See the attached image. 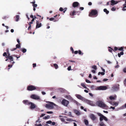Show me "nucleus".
Wrapping results in <instances>:
<instances>
[{"instance_id": "53", "label": "nucleus", "mask_w": 126, "mask_h": 126, "mask_svg": "<svg viewBox=\"0 0 126 126\" xmlns=\"http://www.w3.org/2000/svg\"><path fill=\"white\" fill-rule=\"evenodd\" d=\"M63 9L62 7H61L59 9V11H63Z\"/></svg>"}, {"instance_id": "25", "label": "nucleus", "mask_w": 126, "mask_h": 126, "mask_svg": "<svg viewBox=\"0 0 126 126\" xmlns=\"http://www.w3.org/2000/svg\"><path fill=\"white\" fill-rule=\"evenodd\" d=\"M74 112L78 115H79L80 114V113L79 111L76 110H74Z\"/></svg>"}, {"instance_id": "49", "label": "nucleus", "mask_w": 126, "mask_h": 126, "mask_svg": "<svg viewBox=\"0 0 126 126\" xmlns=\"http://www.w3.org/2000/svg\"><path fill=\"white\" fill-rule=\"evenodd\" d=\"M118 49V48L116 47H114V51H116Z\"/></svg>"}, {"instance_id": "18", "label": "nucleus", "mask_w": 126, "mask_h": 126, "mask_svg": "<svg viewBox=\"0 0 126 126\" xmlns=\"http://www.w3.org/2000/svg\"><path fill=\"white\" fill-rule=\"evenodd\" d=\"M117 97V96L116 95L114 96H111L109 97V99L110 100H115Z\"/></svg>"}, {"instance_id": "54", "label": "nucleus", "mask_w": 126, "mask_h": 126, "mask_svg": "<svg viewBox=\"0 0 126 126\" xmlns=\"http://www.w3.org/2000/svg\"><path fill=\"white\" fill-rule=\"evenodd\" d=\"M86 81L88 83H91V82L88 79H86Z\"/></svg>"}, {"instance_id": "55", "label": "nucleus", "mask_w": 126, "mask_h": 126, "mask_svg": "<svg viewBox=\"0 0 126 126\" xmlns=\"http://www.w3.org/2000/svg\"><path fill=\"white\" fill-rule=\"evenodd\" d=\"M33 7H36L37 6V5L36 4H33Z\"/></svg>"}, {"instance_id": "14", "label": "nucleus", "mask_w": 126, "mask_h": 126, "mask_svg": "<svg viewBox=\"0 0 126 126\" xmlns=\"http://www.w3.org/2000/svg\"><path fill=\"white\" fill-rule=\"evenodd\" d=\"M79 5V2H74L72 4V6L74 8H75L78 6Z\"/></svg>"}, {"instance_id": "47", "label": "nucleus", "mask_w": 126, "mask_h": 126, "mask_svg": "<svg viewBox=\"0 0 126 126\" xmlns=\"http://www.w3.org/2000/svg\"><path fill=\"white\" fill-rule=\"evenodd\" d=\"M70 49L72 51V53H74V50L73 48L71 47H70Z\"/></svg>"}, {"instance_id": "23", "label": "nucleus", "mask_w": 126, "mask_h": 126, "mask_svg": "<svg viewBox=\"0 0 126 126\" xmlns=\"http://www.w3.org/2000/svg\"><path fill=\"white\" fill-rule=\"evenodd\" d=\"M6 58H8V59L10 60L11 61H13V58L12 56H6Z\"/></svg>"}, {"instance_id": "56", "label": "nucleus", "mask_w": 126, "mask_h": 126, "mask_svg": "<svg viewBox=\"0 0 126 126\" xmlns=\"http://www.w3.org/2000/svg\"><path fill=\"white\" fill-rule=\"evenodd\" d=\"M123 71L124 73H126V67L125 68L123 69Z\"/></svg>"}, {"instance_id": "28", "label": "nucleus", "mask_w": 126, "mask_h": 126, "mask_svg": "<svg viewBox=\"0 0 126 126\" xmlns=\"http://www.w3.org/2000/svg\"><path fill=\"white\" fill-rule=\"evenodd\" d=\"M99 125L100 126H106L102 121H100Z\"/></svg>"}, {"instance_id": "64", "label": "nucleus", "mask_w": 126, "mask_h": 126, "mask_svg": "<svg viewBox=\"0 0 126 126\" xmlns=\"http://www.w3.org/2000/svg\"><path fill=\"white\" fill-rule=\"evenodd\" d=\"M91 72L93 73H95V70H92Z\"/></svg>"}, {"instance_id": "33", "label": "nucleus", "mask_w": 126, "mask_h": 126, "mask_svg": "<svg viewBox=\"0 0 126 126\" xmlns=\"http://www.w3.org/2000/svg\"><path fill=\"white\" fill-rule=\"evenodd\" d=\"M119 85H118V86H114V89H115V90H118L119 89Z\"/></svg>"}, {"instance_id": "11", "label": "nucleus", "mask_w": 126, "mask_h": 126, "mask_svg": "<svg viewBox=\"0 0 126 126\" xmlns=\"http://www.w3.org/2000/svg\"><path fill=\"white\" fill-rule=\"evenodd\" d=\"M77 12H76L75 10L71 12L70 13V15L72 18H73L74 16L76 15V13Z\"/></svg>"}, {"instance_id": "20", "label": "nucleus", "mask_w": 126, "mask_h": 126, "mask_svg": "<svg viewBox=\"0 0 126 126\" xmlns=\"http://www.w3.org/2000/svg\"><path fill=\"white\" fill-rule=\"evenodd\" d=\"M119 1H116L114 0H111L110 2H111V5H114L117 4Z\"/></svg>"}, {"instance_id": "60", "label": "nucleus", "mask_w": 126, "mask_h": 126, "mask_svg": "<svg viewBox=\"0 0 126 126\" xmlns=\"http://www.w3.org/2000/svg\"><path fill=\"white\" fill-rule=\"evenodd\" d=\"M122 107L124 108H126V103L125 104V105H123Z\"/></svg>"}, {"instance_id": "58", "label": "nucleus", "mask_w": 126, "mask_h": 126, "mask_svg": "<svg viewBox=\"0 0 126 126\" xmlns=\"http://www.w3.org/2000/svg\"><path fill=\"white\" fill-rule=\"evenodd\" d=\"M61 120L62 122H64L65 120L63 118H62L60 119Z\"/></svg>"}, {"instance_id": "19", "label": "nucleus", "mask_w": 126, "mask_h": 126, "mask_svg": "<svg viewBox=\"0 0 126 126\" xmlns=\"http://www.w3.org/2000/svg\"><path fill=\"white\" fill-rule=\"evenodd\" d=\"M64 97L65 98H67L69 100H73V99L69 95H66Z\"/></svg>"}, {"instance_id": "32", "label": "nucleus", "mask_w": 126, "mask_h": 126, "mask_svg": "<svg viewBox=\"0 0 126 126\" xmlns=\"http://www.w3.org/2000/svg\"><path fill=\"white\" fill-rule=\"evenodd\" d=\"M109 48H110V49H109L108 50H109V51L110 52H111L112 53V50L114 51V50H113V49H112L111 47H109Z\"/></svg>"}, {"instance_id": "42", "label": "nucleus", "mask_w": 126, "mask_h": 126, "mask_svg": "<svg viewBox=\"0 0 126 126\" xmlns=\"http://www.w3.org/2000/svg\"><path fill=\"white\" fill-rule=\"evenodd\" d=\"M51 123L52 121H49L46 122V123L47 124H51Z\"/></svg>"}, {"instance_id": "26", "label": "nucleus", "mask_w": 126, "mask_h": 126, "mask_svg": "<svg viewBox=\"0 0 126 126\" xmlns=\"http://www.w3.org/2000/svg\"><path fill=\"white\" fill-rule=\"evenodd\" d=\"M49 19L50 21H53V20H54V22H56V21H58V19L57 18L55 20V19L54 17L51 18H49Z\"/></svg>"}, {"instance_id": "6", "label": "nucleus", "mask_w": 126, "mask_h": 126, "mask_svg": "<svg viewBox=\"0 0 126 126\" xmlns=\"http://www.w3.org/2000/svg\"><path fill=\"white\" fill-rule=\"evenodd\" d=\"M69 103V102L68 101L64 99H63L61 102L63 106L66 107L67 106Z\"/></svg>"}, {"instance_id": "61", "label": "nucleus", "mask_w": 126, "mask_h": 126, "mask_svg": "<svg viewBox=\"0 0 126 126\" xmlns=\"http://www.w3.org/2000/svg\"><path fill=\"white\" fill-rule=\"evenodd\" d=\"M16 49V47L15 48H13L12 49H11V50L12 51H14V50H15Z\"/></svg>"}, {"instance_id": "4", "label": "nucleus", "mask_w": 126, "mask_h": 126, "mask_svg": "<svg viewBox=\"0 0 126 126\" xmlns=\"http://www.w3.org/2000/svg\"><path fill=\"white\" fill-rule=\"evenodd\" d=\"M97 114L100 117L99 118V120L100 121H102L104 119L105 121H107L108 120L107 118L103 115L100 113H97Z\"/></svg>"}, {"instance_id": "22", "label": "nucleus", "mask_w": 126, "mask_h": 126, "mask_svg": "<svg viewBox=\"0 0 126 126\" xmlns=\"http://www.w3.org/2000/svg\"><path fill=\"white\" fill-rule=\"evenodd\" d=\"M91 89L93 90H98L97 89V87L94 85H92L91 87Z\"/></svg>"}, {"instance_id": "59", "label": "nucleus", "mask_w": 126, "mask_h": 126, "mask_svg": "<svg viewBox=\"0 0 126 126\" xmlns=\"http://www.w3.org/2000/svg\"><path fill=\"white\" fill-rule=\"evenodd\" d=\"M36 66V63H33V67H34Z\"/></svg>"}, {"instance_id": "2", "label": "nucleus", "mask_w": 126, "mask_h": 126, "mask_svg": "<svg viewBox=\"0 0 126 126\" xmlns=\"http://www.w3.org/2000/svg\"><path fill=\"white\" fill-rule=\"evenodd\" d=\"M97 15L98 11L95 9L92 10L89 15V16L91 17L93 16H95V17H96Z\"/></svg>"}, {"instance_id": "41", "label": "nucleus", "mask_w": 126, "mask_h": 126, "mask_svg": "<svg viewBox=\"0 0 126 126\" xmlns=\"http://www.w3.org/2000/svg\"><path fill=\"white\" fill-rule=\"evenodd\" d=\"M116 8L114 7H113L111 8V10L112 11H114L116 10Z\"/></svg>"}, {"instance_id": "43", "label": "nucleus", "mask_w": 126, "mask_h": 126, "mask_svg": "<svg viewBox=\"0 0 126 126\" xmlns=\"http://www.w3.org/2000/svg\"><path fill=\"white\" fill-rule=\"evenodd\" d=\"M73 102L74 103H76L77 105L78 104V102L77 101H76V100H74V99H73V100H72Z\"/></svg>"}, {"instance_id": "8", "label": "nucleus", "mask_w": 126, "mask_h": 126, "mask_svg": "<svg viewBox=\"0 0 126 126\" xmlns=\"http://www.w3.org/2000/svg\"><path fill=\"white\" fill-rule=\"evenodd\" d=\"M124 48L122 47H121L119 48H118V50H119L121 51V52H120V53H118V56L119 57H120L121 56V55H123L124 54V53L123 52V51L124 50L123 49Z\"/></svg>"}, {"instance_id": "31", "label": "nucleus", "mask_w": 126, "mask_h": 126, "mask_svg": "<svg viewBox=\"0 0 126 126\" xmlns=\"http://www.w3.org/2000/svg\"><path fill=\"white\" fill-rule=\"evenodd\" d=\"M53 65L54 66V67L55 68V69H58V66L57 65V64L56 63H54L53 64Z\"/></svg>"}, {"instance_id": "52", "label": "nucleus", "mask_w": 126, "mask_h": 126, "mask_svg": "<svg viewBox=\"0 0 126 126\" xmlns=\"http://www.w3.org/2000/svg\"><path fill=\"white\" fill-rule=\"evenodd\" d=\"M124 6V8H125L126 7V0L125 1V4L123 5Z\"/></svg>"}, {"instance_id": "36", "label": "nucleus", "mask_w": 126, "mask_h": 126, "mask_svg": "<svg viewBox=\"0 0 126 126\" xmlns=\"http://www.w3.org/2000/svg\"><path fill=\"white\" fill-rule=\"evenodd\" d=\"M20 44H18L16 45V48H19L20 47Z\"/></svg>"}, {"instance_id": "17", "label": "nucleus", "mask_w": 126, "mask_h": 126, "mask_svg": "<svg viewBox=\"0 0 126 126\" xmlns=\"http://www.w3.org/2000/svg\"><path fill=\"white\" fill-rule=\"evenodd\" d=\"M30 105H31L30 107V108L31 109H33L36 107V105L32 102H31Z\"/></svg>"}, {"instance_id": "21", "label": "nucleus", "mask_w": 126, "mask_h": 126, "mask_svg": "<svg viewBox=\"0 0 126 126\" xmlns=\"http://www.w3.org/2000/svg\"><path fill=\"white\" fill-rule=\"evenodd\" d=\"M109 103L112 105L115 106H116L118 105V103L115 102H112L110 101Z\"/></svg>"}, {"instance_id": "62", "label": "nucleus", "mask_w": 126, "mask_h": 126, "mask_svg": "<svg viewBox=\"0 0 126 126\" xmlns=\"http://www.w3.org/2000/svg\"><path fill=\"white\" fill-rule=\"evenodd\" d=\"M16 49V47L15 48H13L12 49H11V50L12 51H14V50H15Z\"/></svg>"}, {"instance_id": "1", "label": "nucleus", "mask_w": 126, "mask_h": 126, "mask_svg": "<svg viewBox=\"0 0 126 126\" xmlns=\"http://www.w3.org/2000/svg\"><path fill=\"white\" fill-rule=\"evenodd\" d=\"M96 105L102 108L103 109H107L108 108V106L105 104L103 102L99 101L96 102Z\"/></svg>"}, {"instance_id": "39", "label": "nucleus", "mask_w": 126, "mask_h": 126, "mask_svg": "<svg viewBox=\"0 0 126 126\" xmlns=\"http://www.w3.org/2000/svg\"><path fill=\"white\" fill-rule=\"evenodd\" d=\"M78 53L79 54L82 55L83 54V53H82L81 51L80 50H79L78 51Z\"/></svg>"}, {"instance_id": "51", "label": "nucleus", "mask_w": 126, "mask_h": 126, "mask_svg": "<svg viewBox=\"0 0 126 126\" xmlns=\"http://www.w3.org/2000/svg\"><path fill=\"white\" fill-rule=\"evenodd\" d=\"M67 9V8H65L63 9V12L64 13H65V12L66 11Z\"/></svg>"}, {"instance_id": "34", "label": "nucleus", "mask_w": 126, "mask_h": 126, "mask_svg": "<svg viewBox=\"0 0 126 126\" xmlns=\"http://www.w3.org/2000/svg\"><path fill=\"white\" fill-rule=\"evenodd\" d=\"M23 53H25L27 51L26 49L24 48H22L21 49Z\"/></svg>"}, {"instance_id": "15", "label": "nucleus", "mask_w": 126, "mask_h": 126, "mask_svg": "<svg viewBox=\"0 0 126 126\" xmlns=\"http://www.w3.org/2000/svg\"><path fill=\"white\" fill-rule=\"evenodd\" d=\"M76 96L78 99L81 100H84V99H85L80 95L79 94H77Z\"/></svg>"}, {"instance_id": "9", "label": "nucleus", "mask_w": 126, "mask_h": 126, "mask_svg": "<svg viewBox=\"0 0 126 126\" xmlns=\"http://www.w3.org/2000/svg\"><path fill=\"white\" fill-rule=\"evenodd\" d=\"M107 88L106 86H100L97 87V89L98 90H105Z\"/></svg>"}, {"instance_id": "40", "label": "nucleus", "mask_w": 126, "mask_h": 126, "mask_svg": "<svg viewBox=\"0 0 126 126\" xmlns=\"http://www.w3.org/2000/svg\"><path fill=\"white\" fill-rule=\"evenodd\" d=\"M66 120L67 121H73V120L70 118H67Z\"/></svg>"}, {"instance_id": "44", "label": "nucleus", "mask_w": 126, "mask_h": 126, "mask_svg": "<svg viewBox=\"0 0 126 126\" xmlns=\"http://www.w3.org/2000/svg\"><path fill=\"white\" fill-rule=\"evenodd\" d=\"M3 55L4 56H6V57L7 56V53L6 52H4L3 53Z\"/></svg>"}, {"instance_id": "57", "label": "nucleus", "mask_w": 126, "mask_h": 126, "mask_svg": "<svg viewBox=\"0 0 126 126\" xmlns=\"http://www.w3.org/2000/svg\"><path fill=\"white\" fill-rule=\"evenodd\" d=\"M35 125L36 126H42L41 124H36Z\"/></svg>"}, {"instance_id": "63", "label": "nucleus", "mask_w": 126, "mask_h": 126, "mask_svg": "<svg viewBox=\"0 0 126 126\" xmlns=\"http://www.w3.org/2000/svg\"><path fill=\"white\" fill-rule=\"evenodd\" d=\"M69 116L70 117H72V115H71V112H69Z\"/></svg>"}, {"instance_id": "35", "label": "nucleus", "mask_w": 126, "mask_h": 126, "mask_svg": "<svg viewBox=\"0 0 126 126\" xmlns=\"http://www.w3.org/2000/svg\"><path fill=\"white\" fill-rule=\"evenodd\" d=\"M50 116L49 115H47V116H45L43 117V119H49L50 118Z\"/></svg>"}, {"instance_id": "50", "label": "nucleus", "mask_w": 126, "mask_h": 126, "mask_svg": "<svg viewBox=\"0 0 126 126\" xmlns=\"http://www.w3.org/2000/svg\"><path fill=\"white\" fill-rule=\"evenodd\" d=\"M47 113L48 114H52L53 113V112L52 111H47Z\"/></svg>"}, {"instance_id": "38", "label": "nucleus", "mask_w": 126, "mask_h": 126, "mask_svg": "<svg viewBox=\"0 0 126 126\" xmlns=\"http://www.w3.org/2000/svg\"><path fill=\"white\" fill-rule=\"evenodd\" d=\"M105 74V73L104 72H98V75H99L100 74H101L102 75H104Z\"/></svg>"}, {"instance_id": "12", "label": "nucleus", "mask_w": 126, "mask_h": 126, "mask_svg": "<svg viewBox=\"0 0 126 126\" xmlns=\"http://www.w3.org/2000/svg\"><path fill=\"white\" fill-rule=\"evenodd\" d=\"M36 28L37 29L41 27L42 26V24L40 23L38 20H36Z\"/></svg>"}, {"instance_id": "46", "label": "nucleus", "mask_w": 126, "mask_h": 126, "mask_svg": "<svg viewBox=\"0 0 126 126\" xmlns=\"http://www.w3.org/2000/svg\"><path fill=\"white\" fill-rule=\"evenodd\" d=\"M124 83L125 86L126 87V78L125 79L124 81Z\"/></svg>"}, {"instance_id": "37", "label": "nucleus", "mask_w": 126, "mask_h": 126, "mask_svg": "<svg viewBox=\"0 0 126 126\" xmlns=\"http://www.w3.org/2000/svg\"><path fill=\"white\" fill-rule=\"evenodd\" d=\"M92 68L96 70L97 69V67L95 65H94L92 66Z\"/></svg>"}, {"instance_id": "16", "label": "nucleus", "mask_w": 126, "mask_h": 126, "mask_svg": "<svg viewBox=\"0 0 126 126\" xmlns=\"http://www.w3.org/2000/svg\"><path fill=\"white\" fill-rule=\"evenodd\" d=\"M31 102H29L28 100H24L23 101V103L26 105H30Z\"/></svg>"}, {"instance_id": "45", "label": "nucleus", "mask_w": 126, "mask_h": 126, "mask_svg": "<svg viewBox=\"0 0 126 126\" xmlns=\"http://www.w3.org/2000/svg\"><path fill=\"white\" fill-rule=\"evenodd\" d=\"M8 17H9L8 16H5L2 17V19H6Z\"/></svg>"}, {"instance_id": "48", "label": "nucleus", "mask_w": 126, "mask_h": 126, "mask_svg": "<svg viewBox=\"0 0 126 126\" xmlns=\"http://www.w3.org/2000/svg\"><path fill=\"white\" fill-rule=\"evenodd\" d=\"M71 66H69L67 68V70L68 71H70L71 70Z\"/></svg>"}, {"instance_id": "7", "label": "nucleus", "mask_w": 126, "mask_h": 126, "mask_svg": "<svg viewBox=\"0 0 126 126\" xmlns=\"http://www.w3.org/2000/svg\"><path fill=\"white\" fill-rule=\"evenodd\" d=\"M84 101L86 103L91 106H95V104L92 101L87 99H84Z\"/></svg>"}, {"instance_id": "13", "label": "nucleus", "mask_w": 126, "mask_h": 126, "mask_svg": "<svg viewBox=\"0 0 126 126\" xmlns=\"http://www.w3.org/2000/svg\"><path fill=\"white\" fill-rule=\"evenodd\" d=\"M89 116L93 121H94L96 119V116L94 114H91Z\"/></svg>"}, {"instance_id": "30", "label": "nucleus", "mask_w": 126, "mask_h": 126, "mask_svg": "<svg viewBox=\"0 0 126 126\" xmlns=\"http://www.w3.org/2000/svg\"><path fill=\"white\" fill-rule=\"evenodd\" d=\"M107 14H108L109 13V11L107 10L106 9H104L103 10Z\"/></svg>"}, {"instance_id": "29", "label": "nucleus", "mask_w": 126, "mask_h": 126, "mask_svg": "<svg viewBox=\"0 0 126 126\" xmlns=\"http://www.w3.org/2000/svg\"><path fill=\"white\" fill-rule=\"evenodd\" d=\"M84 122L85 123V124L86 125H88V120L86 119H85L84 120Z\"/></svg>"}, {"instance_id": "5", "label": "nucleus", "mask_w": 126, "mask_h": 126, "mask_svg": "<svg viewBox=\"0 0 126 126\" xmlns=\"http://www.w3.org/2000/svg\"><path fill=\"white\" fill-rule=\"evenodd\" d=\"M37 87L33 85L28 86L27 88V90L29 91H32L35 90L37 89Z\"/></svg>"}, {"instance_id": "27", "label": "nucleus", "mask_w": 126, "mask_h": 126, "mask_svg": "<svg viewBox=\"0 0 126 126\" xmlns=\"http://www.w3.org/2000/svg\"><path fill=\"white\" fill-rule=\"evenodd\" d=\"M81 85L85 89H87L88 90H89V89L87 87L85 86L84 84L83 83H81Z\"/></svg>"}, {"instance_id": "24", "label": "nucleus", "mask_w": 126, "mask_h": 126, "mask_svg": "<svg viewBox=\"0 0 126 126\" xmlns=\"http://www.w3.org/2000/svg\"><path fill=\"white\" fill-rule=\"evenodd\" d=\"M19 15H16L15 16V21H18L19 19Z\"/></svg>"}, {"instance_id": "10", "label": "nucleus", "mask_w": 126, "mask_h": 126, "mask_svg": "<svg viewBox=\"0 0 126 126\" xmlns=\"http://www.w3.org/2000/svg\"><path fill=\"white\" fill-rule=\"evenodd\" d=\"M31 98L34 99L38 100L40 99L39 96L35 94H32L31 96Z\"/></svg>"}, {"instance_id": "3", "label": "nucleus", "mask_w": 126, "mask_h": 126, "mask_svg": "<svg viewBox=\"0 0 126 126\" xmlns=\"http://www.w3.org/2000/svg\"><path fill=\"white\" fill-rule=\"evenodd\" d=\"M49 104H46L45 105L46 107L49 109H52L54 108L53 106H55V104L51 102H49Z\"/></svg>"}]
</instances>
